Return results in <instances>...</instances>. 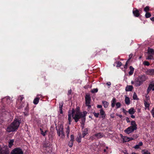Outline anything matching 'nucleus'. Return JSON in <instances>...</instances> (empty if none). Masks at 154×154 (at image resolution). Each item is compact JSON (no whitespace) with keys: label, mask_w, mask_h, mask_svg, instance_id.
Instances as JSON below:
<instances>
[{"label":"nucleus","mask_w":154,"mask_h":154,"mask_svg":"<svg viewBox=\"0 0 154 154\" xmlns=\"http://www.w3.org/2000/svg\"><path fill=\"white\" fill-rule=\"evenodd\" d=\"M123 152L125 154H128V152L126 150H125Z\"/></svg>","instance_id":"nucleus-64"},{"label":"nucleus","mask_w":154,"mask_h":154,"mask_svg":"<svg viewBox=\"0 0 154 154\" xmlns=\"http://www.w3.org/2000/svg\"><path fill=\"white\" fill-rule=\"evenodd\" d=\"M26 103H22L21 105L19 107V108L20 109H21V108H22L23 107H24L25 106H26Z\"/></svg>","instance_id":"nucleus-39"},{"label":"nucleus","mask_w":154,"mask_h":154,"mask_svg":"<svg viewBox=\"0 0 154 154\" xmlns=\"http://www.w3.org/2000/svg\"><path fill=\"white\" fill-rule=\"evenodd\" d=\"M3 100L5 101L6 100L7 101V103H8L10 101L9 97H7L4 98L2 99V101Z\"/></svg>","instance_id":"nucleus-33"},{"label":"nucleus","mask_w":154,"mask_h":154,"mask_svg":"<svg viewBox=\"0 0 154 154\" xmlns=\"http://www.w3.org/2000/svg\"><path fill=\"white\" fill-rule=\"evenodd\" d=\"M20 123L19 120L15 119L10 125L7 127V131L8 132L14 131L19 127Z\"/></svg>","instance_id":"nucleus-2"},{"label":"nucleus","mask_w":154,"mask_h":154,"mask_svg":"<svg viewBox=\"0 0 154 154\" xmlns=\"http://www.w3.org/2000/svg\"><path fill=\"white\" fill-rule=\"evenodd\" d=\"M106 85L108 86H110L111 85V82H108L106 83Z\"/></svg>","instance_id":"nucleus-62"},{"label":"nucleus","mask_w":154,"mask_h":154,"mask_svg":"<svg viewBox=\"0 0 154 154\" xmlns=\"http://www.w3.org/2000/svg\"><path fill=\"white\" fill-rule=\"evenodd\" d=\"M23 98H24V97H23V95H21V96H20L18 98L21 101H22V100H23Z\"/></svg>","instance_id":"nucleus-53"},{"label":"nucleus","mask_w":154,"mask_h":154,"mask_svg":"<svg viewBox=\"0 0 154 154\" xmlns=\"http://www.w3.org/2000/svg\"><path fill=\"white\" fill-rule=\"evenodd\" d=\"M128 61H127L125 63V65L124 66V68L125 69H127L128 66Z\"/></svg>","instance_id":"nucleus-54"},{"label":"nucleus","mask_w":154,"mask_h":154,"mask_svg":"<svg viewBox=\"0 0 154 154\" xmlns=\"http://www.w3.org/2000/svg\"><path fill=\"white\" fill-rule=\"evenodd\" d=\"M143 64L146 66H149V63L148 61H145L143 62Z\"/></svg>","instance_id":"nucleus-48"},{"label":"nucleus","mask_w":154,"mask_h":154,"mask_svg":"<svg viewBox=\"0 0 154 154\" xmlns=\"http://www.w3.org/2000/svg\"><path fill=\"white\" fill-rule=\"evenodd\" d=\"M136 130V129L133 128L132 127L130 126L126 128L124 131V132L125 133L129 134L130 133L133 132L134 130Z\"/></svg>","instance_id":"nucleus-9"},{"label":"nucleus","mask_w":154,"mask_h":154,"mask_svg":"<svg viewBox=\"0 0 154 154\" xmlns=\"http://www.w3.org/2000/svg\"><path fill=\"white\" fill-rule=\"evenodd\" d=\"M40 131H41V134L43 136H45L46 135V131L45 130L44 131L42 129L40 128Z\"/></svg>","instance_id":"nucleus-30"},{"label":"nucleus","mask_w":154,"mask_h":154,"mask_svg":"<svg viewBox=\"0 0 154 154\" xmlns=\"http://www.w3.org/2000/svg\"><path fill=\"white\" fill-rule=\"evenodd\" d=\"M81 133L78 134V136L76 139V140L78 143H80L81 140Z\"/></svg>","instance_id":"nucleus-18"},{"label":"nucleus","mask_w":154,"mask_h":154,"mask_svg":"<svg viewBox=\"0 0 154 154\" xmlns=\"http://www.w3.org/2000/svg\"><path fill=\"white\" fill-rule=\"evenodd\" d=\"M39 99H40L39 97H36L33 100V103L35 104H37L39 102Z\"/></svg>","instance_id":"nucleus-24"},{"label":"nucleus","mask_w":154,"mask_h":154,"mask_svg":"<svg viewBox=\"0 0 154 154\" xmlns=\"http://www.w3.org/2000/svg\"><path fill=\"white\" fill-rule=\"evenodd\" d=\"M138 135L137 134H135L133 135L132 137L133 139L134 140L136 139L138 137Z\"/></svg>","instance_id":"nucleus-49"},{"label":"nucleus","mask_w":154,"mask_h":154,"mask_svg":"<svg viewBox=\"0 0 154 154\" xmlns=\"http://www.w3.org/2000/svg\"><path fill=\"white\" fill-rule=\"evenodd\" d=\"M134 148L135 149H138L140 148V146L138 144H137L134 146Z\"/></svg>","instance_id":"nucleus-55"},{"label":"nucleus","mask_w":154,"mask_h":154,"mask_svg":"<svg viewBox=\"0 0 154 154\" xmlns=\"http://www.w3.org/2000/svg\"><path fill=\"white\" fill-rule=\"evenodd\" d=\"M98 89L97 88H94L91 91L92 93H96L98 91Z\"/></svg>","instance_id":"nucleus-45"},{"label":"nucleus","mask_w":154,"mask_h":154,"mask_svg":"<svg viewBox=\"0 0 154 154\" xmlns=\"http://www.w3.org/2000/svg\"><path fill=\"white\" fill-rule=\"evenodd\" d=\"M135 109L133 108H131L129 109L128 112L130 115H133L135 112Z\"/></svg>","instance_id":"nucleus-16"},{"label":"nucleus","mask_w":154,"mask_h":154,"mask_svg":"<svg viewBox=\"0 0 154 154\" xmlns=\"http://www.w3.org/2000/svg\"><path fill=\"white\" fill-rule=\"evenodd\" d=\"M139 146H142L143 145V143L142 142H140L138 144Z\"/></svg>","instance_id":"nucleus-59"},{"label":"nucleus","mask_w":154,"mask_h":154,"mask_svg":"<svg viewBox=\"0 0 154 154\" xmlns=\"http://www.w3.org/2000/svg\"><path fill=\"white\" fill-rule=\"evenodd\" d=\"M57 131V133L58 135H60V132L63 130V126L62 124H60L56 127Z\"/></svg>","instance_id":"nucleus-8"},{"label":"nucleus","mask_w":154,"mask_h":154,"mask_svg":"<svg viewBox=\"0 0 154 154\" xmlns=\"http://www.w3.org/2000/svg\"><path fill=\"white\" fill-rule=\"evenodd\" d=\"M140 11H141V9H140L138 10L136 8H134L133 10V13L135 17H138L140 15Z\"/></svg>","instance_id":"nucleus-7"},{"label":"nucleus","mask_w":154,"mask_h":154,"mask_svg":"<svg viewBox=\"0 0 154 154\" xmlns=\"http://www.w3.org/2000/svg\"><path fill=\"white\" fill-rule=\"evenodd\" d=\"M125 103L127 105H129L130 103V100L129 98L127 97L126 96H125Z\"/></svg>","instance_id":"nucleus-23"},{"label":"nucleus","mask_w":154,"mask_h":154,"mask_svg":"<svg viewBox=\"0 0 154 154\" xmlns=\"http://www.w3.org/2000/svg\"><path fill=\"white\" fill-rule=\"evenodd\" d=\"M151 113L153 116L154 117V107L152 108V110L151 111Z\"/></svg>","instance_id":"nucleus-52"},{"label":"nucleus","mask_w":154,"mask_h":154,"mask_svg":"<svg viewBox=\"0 0 154 154\" xmlns=\"http://www.w3.org/2000/svg\"><path fill=\"white\" fill-rule=\"evenodd\" d=\"M133 89V87L132 85H127L125 88V91H132Z\"/></svg>","instance_id":"nucleus-15"},{"label":"nucleus","mask_w":154,"mask_h":154,"mask_svg":"<svg viewBox=\"0 0 154 154\" xmlns=\"http://www.w3.org/2000/svg\"><path fill=\"white\" fill-rule=\"evenodd\" d=\"M97 107L99 108H101L102 107V106L101 105H98L97 106Z\"/></svg>","instance_id":"nucleus-63"},{"label":"nucleus","mask_w":154,"mask_h":154,"mask_svg":"<svg viewBox=\"0 0 154 154\" xmlns=\"http://www.w3.org/2000/svg\"><path fill=\"white\" fill-rule=\"evenodd\" d=\"M29 109L28 104L27 103L26 104V106L24 109L25 111L23 112L25 115H27Z\"/></svg>","instance_id":"nucleus-19"},{"label":"nucleus","mask_w":154,"mask_h":154,"mask_svg":"<svg viewBox=\"0 0 154 154\" xmlns=\"http://www.w3.org/2000/svg\"><path fill=\"white\" fill-rule=\"evenodd\" d=\"M0 154H9V152L6 150L3 149L0 145Z\"/></svg>","instance_id":"nucleus-12"},{"label":"nucleus","mask_w":154,"mask_h":154,"mask_svg":"<svg viewBox=\"0 0 154 154\" xmlns=\"http://www.w3.org/2000/svg\"><path fill=\"white\" fill-rule=\"evenodd\" d=\"M146 99L145 100L146 101H149V97L148 95H147V94L146 96Z\"/></svg>","instance_id":"nucleus-50"},{"label":"nucleus","mask_w":154,"mask_h":154,"mask_svg":"<svg viewBox=\"0 0 154 154\" xmlns=\"http://www.w3.org/2000/svg\"><path fill=\"white\" fill-rule=\"evenodd\" d=\"M149 85L152 88L154 86V81H152Z\"/></svg>","instance_id":"nucleus-46"},{"label":"nucleus","mask_w":154,"mask_h":154,"mask_svg":"<svg viewBox=\"0 0 154 154\" xmlns=\"http://www.w3.org/2000/svg\"><path fill=\"white\" fill-rule=\"evenodd\" d=\"M116 102V99L115 98H113L111 102V106L112 108H113L115 106Z\"/></svg>","instance_id":"nucleus-21"},{"label":"nucleus","mask_w":154,"mask_h":154,"mask_svg":"<svg viewBox=\"0 0 154 154\" xmlns=\"http://www.w3.org/2000/svg\"><path fill=\"white\" fill-rule=\"evenodd\" d=\"M93 114H94V116L96 118H98L99 115V113H96L95 112H93Z\"/></svg>","instance_id":"nucleus-47"},{"label":"nucleus","mask_w":154,"mask_h":154,"mask_svg":"<svg viewBox=\"0 0 154 154\" xmlns=\"http://www.w3.org/2000/svg\"><path fill=\"white\" fill-rule=\"evenodd\" d=\"M148 53L149 54H152V55L154 54V50L151 48H149L148 49Z\"/></svg>","instance_id":"nucleus-29"},{"label":"nucleus","mask_w":154,"mask_h":154,"mask_svg":"<svg viewBox=\"0 0 154 154\" xmlns=\"http://www.w3.org/2000/svg\"><path fill=\"white\" fill-rule=\"evenodd\" d=\"M133 98L134 100H138V98H137V96L136 93L134 92L133 96Z\"/></svg>","instance_id":"nucleus-34"},{"label":"nucleus","mask_w":154,"mask_h":154,"mask_svg":"<svg viewBox=\"0 0 154 154\" xmlns=\"http://www.w3.org/2000/svg\"><path fill=\"white\" fill-rule=\"evenodd\" d=\"M144 76H142L136 78L135 80V86L138 87L141 85L143 81H145Z\"/></svg>","instance_id":"nucleus-4"},{"label":"nucleus","mask_w":154,"mask_h":154,"mask_svg":"<svg viewBox=\"0 0 154 154\" xmlns=\"http://www.w3.org/2000/svg\"><path fill=\"white\" fill-rule=\"evenodd\" d=\"M42 149L45 153H48L51 152V145L48 142H44L42 144Z\"/></svg>","instance_id":"nucleus-3"},{"label":"nucleus","mask_w":154,"mask_h":154,"mask_svg":"<svg viewBox=\"0 0 154 154\" xmlns=\"http://www.w3.org/2000/svg\"><path fill=\"white\" fill-rule=\"evenodd\" d=\"M132 56H133V55L132 54H131L129 55V59H128V61L132 57Z\"/></svg>","instance_id":"nucleus-57"},{"label":"nucleus","mask_w":154,"mask_h":154,"mask_svg":"<svg viewBox=\"0 0 154 154\" xmlns=\"http://www.w3.org/2000/svg\"><path fill=\"white\" fill-rule=\"evenodd\" d=\"M61 131L62 132H60V135L58 136L60 137L61 138L63 139L65 137V134L63 131V130Z\"/></svg>","instance_id":"nucleus-25"},{"label":"nucleus","mask_w":154,"mask_h":154,"mask_svg":"<svg viewBox=\"0 0 154 154\" xmlns=\"http://www.w3.org/2000/svg\"><path fill=\"white\" fill-rule=\"evenodd\" d=\"M145 106L148 108L149 107V101H146V100H144V103Z\"/></svg>","instance_id":"nucleus-31"},{"label":"nucleus","mask_w":154,"mask_h":154,"mask_svg":"<svg viewBox=\"0 0 154 154\" xmlns=\"http://www.w3.org/2000/svg\"><path fill=\"white\" fill-rule=\"evenodd\" d=\"M146 74L150 75H154L153 69H147L145 71Z\"/></svg>","instance_id":"nucleus-10"},{"label":"nucleus","mask_w":154,"mask_h":154,"mask_svg":"<svg viewBox=\"0 0 154 154\" xmlns=\"http://www.w3.org/2000/svg\"><path fill=\"white\" fill-rule=\"evenodd\" d=\"M70 132V128L69 126H68L66 128V133L67 134V137H69V134Z\"/></svg>","instance_id":"nucleus-28"},{"label":"nucleus","mask_w":154,"mask_h":154,"mask_svg":"<svg viewBox=\"0 0 154 154\" xmlns=\"http://www.w3.org/2000/svg\"><path fill=\"white\" fill-rule=\"evenodd\" d=\"M88 133V129L87 128H85L82 131V136L83 137H84Z\"/></svg>","instance_id":"nucleus-17"},{"label":"nucleus","mask_w":154,"mask_h":154,"mask_svg":"<svg viewBox=\"0 0 154 154\" xmlns=\"http://www.w3.org/2000/svg\"><path fill=\"white\" fill-rule=\"evenodd\" d=\"M102 103L104 107L105 108L107 107L109 105V103L108 102L105 101H102Z\"/></svg>","instance_id":"nucleus-26"},{"label":"nucleus","mask_w":154,"mask_h":154,"mask_svg":"<svg viewBox=\"0 0 154 154\" xmlns=\"http://www.w3.org/2000/svg\"><path fill=\"white\" fill-rule=\"evenodd\" d=\"M153 57L152 55L149 54L147 57L146 58L148 60H152L153 59Z\"/></svg>","instance_id":"nucleus-37"},{"label":"nucleus","mask_w":154,"mask_h":154,"mask_svg":"<svg viewBox=\"0 0 154 154\" xmlns=\"http://www.w3.org/2000/svg\"><path fill=\"white\" fill-rule=\"evenodd\" d=\"M117 64V67H120L122 64V63L120 62H116Z\"/></svg>","instance_id":"nucleus-44"},{"label":"nucleus","mask_w":154,"mask_h":154,"mask_svg":"<svg viewBox=\"0 0 154 154\" xmlns=\"http://www.w3.org/2000/svg\"><path fill=\"white\" fill-rule=\"evenodd\" d=\"M152 88L151 87H150L149 85V87L148 88V89H147V94H148L150 91L152 89Z\"/></svg>","instance_id":"nucleus-41"},{"label":"nucleus","mask_w":154,"mask_h":154,"mask_svg":"<svg viewBox=\"0 0 154 154\" xmlns=\"http://www.w3.org/2000/svg\"><path fill=\"white\" fill-rule=\"evenodd\" d=\"M71 114L70 110H69L68 114V120L69 124L70 125L72 122Z\"/></svg>","instance_id":"nucleus-13"},{"label":"nucleus","mask_w":154,"mask_h":154,"mask_svg":"<svg viewBox=\"0 0 154 154\" xmlns=\"http://www.w3.org/2000/svg\"><path fill=\"white\" fill-rule=\"evenodd\" d=\"M85 100L86 105L88 106V109H90L91 106L90 105L91 100V98L89 95H86L85 96Z\"/></svg>","instance_id":"nucleus-5"},{"label":"nucleus","mask_w":154,"mask_h":154,"mask_svg":"<svg viewBox=\"0 0 154 154\" xmlns=\"http://www.w3.org/2000/svg\"><path fill=\"white\" fill-rule=\"evenodd\" d=\"M123 141L124 142H126L128 141V137H124L123 138Z\"/></svg>","instance_id":"nucleus-38"},{"label":"nucleus","mask_w":154,"mask_h":154,"mask_svg":"<svg viewBox=\"0 0 154 154\" xmlns=\"http://www.w3.org/2000/svg\"><path fill=\"white\" fill-rule=\"evenodd\" d=\"M72 91L71 89H70V90H69L68 92V95H69L70 94L72 93Z\"/></svg>","instance_id":"nucleus-56"},{"label":"nucleus","mask_w":154,"mask_h":154,"mask_svg":"<svg viewBox=\"0 0 154 154\" xmlns=\"http://www.w3.org/2000/svg\"><path fill=\"white\" fill-rule=\"evenodd\" d=\"M126 121H127V122H128V123H129V122H130V121L129 120V119L128 117H126Z\"/></svg>","instance_id":"nucleus-58"},{"label":"nucleus","mask_w":154,"mask_h":154,"mask_svg":"<svg viewBox=\"0 0 154 154\" xmlns=\"http://www.w3.org/2000/svg\"><path fill=\"white\" fill-rule=\"evenodd\" d=\"M130 71L128 72V74L130 75H131L133 74L134 69L133 67L131 66L129 67Z\"/></svg>","instance_id":"nucleus-20"},{"label":"nucleus","mask_w":154,"mask_h":154,"mask_svg":"<svg viewBox=\"0 0 154 154\" xmlns=\"http://www.w3.org/2000/svg\"><path fill=\"white\" fill-rule=\"evenodd\" d=\"M116 109H118L119 108L121 107V103L119 102H117L116 104Z\"/></svg>","instance_id":"nucleus-36"},{"label":"nucleus","mask_w":154,"mask_h":154,"mask_svg":"<svg viewBox=\"0 0 154 154\" xmlns=\"http://www.w3.org/2000/svg\"><path fill=\"white\" fill-rule=\"evenodd\" d=\"M23 152L22 149L19 148H16L13 149L11 152V154H23Z\"/></svg>","instance_id":"nucleus-6"},{"label":"nucleus","mask_w":154,"mask_h":154,"mask_svg":"<svg viewBox=\"0 0 154 154\" xmlns=\"http://www.w3.org/2000/svg\"><path fill=\"white\" fill-rule=\"evenodd\" d=\"M74 136L73 134H72L71 135V140L70 141H73L74 140Z\"/></svg>","instance_id":"nucleus-51"},{"label":"nucleus","mask_w":154,"mask_h":154,"mask_svg":"<svg viewBox=\"0 0 154 154\" xmlns=\"http://www.w3.org/2000/svg\"><path fill=\"white\" fill-rule=\"evenodd\" d=\"M63 102L62 101L59 103V108H62L63 105Z\"/></svg>","instance_id":"nucleus-40"},{"label":"nucleus","mask_w":154,"mask_h":154,"mask_svg":"<svg viewBox=\"0 0 154 154\" xmlns=\"http://www.w3.org/2000/svg\"><path fill=\"white\" fill-rule=\"evenodd\" d=\"M134 140L133 137H128V141L130 140Z\"/></svg>","instance_id":"nucleus-60"},{"label":"nucleus","mask_w":154,"mask_h":154,"mask_svg":"<svg viewBox=\"0 0 154 154\" xmlns=\"http://www.w3.org/2000/svg\"><path fill=\"white\" fill-rule=\"evenodd\" d=\"M142 154H151L150 152L146 149H143L142 150Z\"/></svg>","instance_id":"nucleus-27"},{"label":"nucleus","mask_w":154,"mask_h":154,"mask_svg":"<svg viewBox=\"0 0 154 154\" xmlns=\"http://www.w3.org/2000/svg\"><path fill=\"white\" fill-rule=\"evenodd\" d=\"M14 142V140H10L9 142V146L10 148H11L12 146L13 145V143Z\"/></svg>","instance_id":"nucleus-32"},{"label":"nucleus","mask_w":154,"mask_h":154,"mask_svg":"<svg viewBox=\"0 0 154 154\" xmlns=\"http://www.w3.org/2000/svg\"><path fill=\"white\" fill-rule=\"evenodd\" d=\"M100 113L101 116V118L103 119H104L105 118L106 114L105 112L102 109H100Z\"/></svg>","instance_id":"nucleus-11"},{"label":"nucleus","mask_w":154,"mask_h":154,"mask_svg":"<svg viewBox=\"0 0 154 154\" xmlns=\"http://www.w3.org/2000/svg\"><path fill=\"white\" fill-rule=\"evenodd\" d=\"M94 136L96 137L97 138H100L103 136V135L100 133H99L95 134Z\"/></svg>","instance_id":"nucleus-22"},{"label":"nucleus","mask_w":154,"mask_h":154,"mask_svg":"<svg viewBox=\"0 0 154 154\" xmlns=\"http://www.w3.org/2000/svg\"><path fill=\"white\" fill-rule=\"evenodd\" d=\"M131 126H130L131 127H132L136 130L137 129V125H136L135 121H132L131 122Z\"/></svg>","instance_id":"nucleus-14"},{"label":"nucleus","mask_w":154,"mask_h":154,"mask_svg":"<svg viewBox=\"0 0 154 154\" xmlns=\"http://www.w3.org/2000/svg\"><path fill=\"white\" fill-rule=\"evenodd\" d=\"M73 141L70 140L68 143V145L69 147H71L73 146Z\"/></svg>","instance_id":"nucleus-43"},{"label":"nucleus","mask_w":154,"mask_h":154,"mask_svg":"<svg viewBox=\"0 0 154 154\" xmlns=\"http://www.w3.org/2000/svg\"><path fill=\"white\" fill-rule=\"evenodd\" d=\"M59 109H60V113L61 114H62L63 112V111H62V108H60Z\"/></svg>","instance_id":"nucleus-61"},{"label":"nucleus","mask_w":154,"mask_h":154,"mask_svg":"<svg viewBox=\"0 0 154 154\" xmlns=\"http://www.w3.org/2000/svg\"><path fill=\"white\" fill-rule=\"evenodd\" d=\"M145 16L146 18H148L150 17L151 16V15L149 12H146Z\"/></svg>","instance_id":"nucleus-35"},{"label":"nucleus","mask_w":154,"mask_h":154,"mask_svg":"<svg viewBox=\"0 0 154 154\" xmlns=\"http://www.w3.org/2000/svg\"><path fill=\"white\" fill-rule=\"evenodd\" d=\"M74 112V109H72L71 111V115H72L73 119L76 122H78L79 119H81L82 122L81 123L83 125L82 126V128L83 129L85 121V116L87 114V112L85 111L82 112H80L79 110H78L76 111V113L74 116L73 113Z\"/></svg>","instance_id":"nucleus-1"},{"label":"nucleus","mask_w":154,"mask_h":154,"mask_svg":"<svg viewBox=\"0 0 154 154\" xmlns=\"http://www.w3.org/2000/svg\"><path fill=\"white\" fill-rule=\"evenodd\" d=\"M149 7L148 6H146L144 8V11L145 12H147V11H149Z\"/></svg>","instance_id":"nucleus-42"}]
</instances>
